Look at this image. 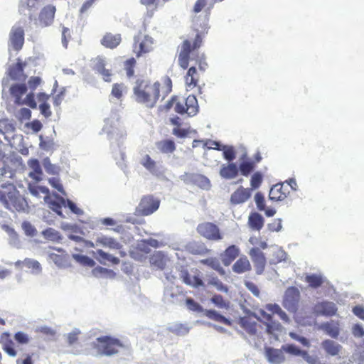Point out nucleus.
Returning <instances> with one entry per match:
<instances>
[{
	"mask_svg": "<svg viewBox=\"0 0 364 364\" xmlns=\"http://www.w3.org/2000/svg\"><path fill=\"white\" fill-rule=\"evenodd\" d=\"M188 250L193 255H201L205 251V247L203 245L197 242H191L187 245Z\"/></svg>",
	"mask_w": 364,
	"mask_h": 364,
	"instance_id": "obj_61",
	"label": "nucleus"
},
{
	"mask_svg": "<svg viewBox=\"0 0 364 364\" xmlns=\"http://www.w3.org/2000/svg\"><path fill=\"white\" fill-rule=\"evenodd\" d=\"M160 83L151 84L145 80H136L133 87V98L146 107L152 108L156 104L160 96Z\"/></svg>",
	"mask_w": 364,
	"mask_h": 364,
	"instance_id": "obj_1",
	"label": "nucleus"
},
{
	"mask_svg": "<svg viewBox=\"0 0 364 364\" xmlns=\"http://www.w3.org/2000/svg\"><path fill=\"white\" fill-rule=\"evenodd\" d=\"M186 304L190 311L197 313H204L205 309L201 305L196 302L192 298H186Z\"/></svg>",
	"mask_w": 364,
	"mask_h": 364,
	"instance_id": "obj_58",
	"label": "nucleus"
},
{
	"mask_svg": "<svg viewBox=\"0 0 364 364\" xmlns=\"http://www.w3.org/2000/svg\"><path fill=\"white\" fill-rule=\"evenodd\" d=\"M264 325L266 326V332L276 338H277L278 334L282 331V326L273 318L268 322H264Z\"/></svg>",
	"mask_w": 364,
	"mask_h": 364,
	"instance_id": "obj_38",
	"label": "nucleus"
},
{
	"mask_svg": "<svg viewBox=\"0 0 364 364\" xmlns=\"http://www.w3.org/2000/svg\"><path fill=\"white\" fill-rule=\"evenodd\" d=\"M198 104L196 97L190 95L186 99H178L176 102L174 110L180 114H187L188 117L195 116L198 112Z\"/></svg>",
	"mask_w": 364,
	"mask_h": 364,
	"instance_id": "obj_6",
	"label": "nucleus"
},
{
	"mask_svg": "<svg viewBox=\"0 0 364 364\" xmlns=\"http://www.w3.org/2000/svg\"><path fill=\"white\" fill-rule=\"evenodd\" d=\"M54 141L53 139L49 137L44 138L42 136H40V148L44 151H48L53 149L54 146Z\"/></svg>",
	"mask_w": 364,
	"mask_h": 364,
	"instance_id": "obj_60",
	"label": "nucleus"
},
{
	"mask_svg": "<svg viewBox=\"0 0 364 364\" xmlns=\"http://www.w3.org/2000/svg\"><path fill=\"white\" fill-rule=\"evenodd\" d=\"M263 217L257 213H251L249 216L248 223L253 230H259L264 225Z\"/></svg>",
	"mask_w": 364,
	"mask_h": 364,
	"instance_id": "obj_40",
	"label": "nucleus"
},
{
	"mask_svg": "<svg viewBox=\"0 0 364 364\" xmlns=\"http://www.w3.org/2000/svg\"><path fill=\"white\" fill-rule=\"evenodd\" d=\"M1 187L2 190H0V202L5 208L18 212H24L28 209L27 200L12 183H3Z\"/></svg>",
	"mask_w": 364,
	"mask_h": 364,
	"instance_id": "obj_2",
	"label": "nucleus"
},
{
	"mask_svg": "<svg viewBox=\"0 0 364 364\" xmlns=\"http://www.w3.org/2000/svg\"><path fill=\"white\" fill-rule=\"evenodd\" d=\"M156 146L162 153H172L175 149V144L171 140H164L156 143Z\"/></svg>",
	"mask_w": 364,
	"mask_h": 364,
	"instance_id": "obj_47",
	"label": "nucleus"
},
{
	"mask_svg": "<svg viewBox=\"0 0 364 364\" xmlns=\"http://www.w3.org/2000/svg\"><path fill=\"white\" fill-rule=\"evenodd\" d=\"M208 284L212 285L216 288L218 291L222 292H228V287L225 285L219 279L216 277H210L208 281Z\"/></svg>",
	"mask_w": 364,
	"mask_h": 364,
	"instance_id": "obj_54",
	"label": "nucleus"
},
{
	"mask_svg": "<svg viewBox=\"0 0 364 364\" xmlns=\"http://www.w3.org/2000/svg\"><path fill=\"white\" fill-rule=\"evenodd\" d=\"M197 230L200 235L208 240L216 241L222 239L219 228L213 223H205L200 224Z\"/></svg>",
	"mask_w": 364,
	"mask_h": 364,
	"instance_id": "obj_11",
	"label": "nucleus"
},
{
	"mask_svg": "<svg viewBox=\"0 0 364 364\" xmlns=\"http://www.w3.org/2000/svg\"><path fill=\"white\" fill-rule=\"evenodd\" d=\"M238 169L242 175L247 176L255 169V164L252 161H242L240 163Z\"/></svg>",
	"mask_w": 364,
	"mask_h": 364,
	"instance_id": "obj_53",
	"label": "nucleus"
},
{
	"mask_svg": "<svg viewBox=\"0 0 364 364\" xmlns=\"http://www.w3.org/2000/svg\"><path fill=\"white\" fill-rule=\"evenodd\" d=\"M14 339L19 344H27L30 342V337L23 331H18L14 335Z\"/></svg>",
	"mask_w": 364,
	"mask_h": 364,
	"instance_id": "obj_63",
	"label": "nucleus"
},
{
	"mask_svg": "<svg viewBox=\"0 0 364 364\" xmlns=\"http://www.w3.org/2000/svg\"><path fill=\"white\" fill-rule=\"evenodd\" d=\"M73 258L77 263L85 267H93L95 265V262L87 255L73 254Z\"/></svg>",
	"mask_w": 364,
	"mask_h": 364,
	"instance_id": "obj_48",
	"label": "nucleus"
},
{
	"mask_svg": "<svg viewBox=\"0 0 364 364\" xmlns=\"http://www.w3.org/2000/svg\"><path fill=\"white\" fill-rule=\"evenodd\" d=\"M167 329L176 336H184L188 333L191 327L188 324L175 322L169 323Z\"/></svg>",
	"mask_w": 364,
	"mask_h": 364,
	"instance_id": "obj_34",
	"label": "nucleus"
},
{
	"mask_svg": "<svg viewBox=\"0 0 364 364\" xmlns=\"http://www.w3.org/2000/svg\"><path fill=\"white\" fill-rule=\"evenodd\" d=\"M28 165L32 169V171L28 173L29 177L36 181H41L42 180L43 171L39 161L36 159H30L28 161Z\"/></svg>",
	"mask_w": 364,
	"mask_h": 364,
	"instance_id": "obj_29",
	"label": "nucleus"
},
{
	"mask_svg": "<svg viewBox=\"0 0 364 364\" xmlns=\"http://www.w3.org/2000/svg\"><path fill=\"white\" fill-rule=\"evenodd\" d=\"M24 43V31L19 25H14L9 33V45L16 50L22 48Z\"/></svg>",
	"mask_w": 364,
	"mask_h": 364,
	"instance_id": "obj_13",
	"label": "nucleus"
},
{
	"mask_svg": "<svg viewBox=\"0 0 364 364\" xmlns=\"http://www.w3.org/2000/svg\"><path fill=\"white\" fill-rule=\"evenodd\" d=\"M49 259L59 268L65 267L67 259L65 256L59 255L55 253H48Z\"/></svg>",
	"mask_w": 364,
	"mask_h": 364,
	"instance_id": "obj_51",
	"label": "nucleus"
},
{
	"mask_svg": "<svg viewBox=\"0 0 364 364\" xmlns=\"http://www.w3.org/2000/svg\"><path fill=\"white\" fill-rule=\"evenodd\" d=\"M55 7L53 5L45 6L40 12L38 19H34L37 28H44L50 26L53 22Z\"/></svg>",
	"mask_w": 364,
	"mask_h": 364,
	"instance_id": "obj_9",
	"label": "nucleus"
},
{
	"mask_svg": "<svg viewBox=\"0 0 364 364\" xmlns=\"http://www.w3.org/2000/svg\"><path fill=\"white\" fill-rule=\"evenodd\" d=\"M306 281L312 288H318L323 284V278L321 275L312 274L306 277Z\"/></svg>",
	"mask_w": 364,
	"mask_h": 364,
	"instance_id": "obj_50",
	"label": "nucleus"
},
{
	"mask_svg": "<svg viewBox=\"0 0 364 364\" xmlns=\"http://www.w3.org/2000/svg\"><path fill=\"white\" fill-rule=\"evenodd\" d=\"M251 196V191L248 188L240 187L235 191L230 197L232 204L237 205L246 202Z\"/></svg>",
	"mask_w": 364,
	"mask_h": 364,
	"instance_id": "obj_23",
	"label": "nucleus"
},
{
	"mask_svg": "<svg viewBox=\"0 0 364 364\" xmlns=\"http://www.w3.org/2000/svg\"><path fill=\"white\" fill-rule=\"evenodd\" d=\"M41 234L46 240L55 242H60L63 239V236L60 235V233L51 228H48L43 230Z\"/></svg>",
	"mask_w": 364,
	"mask_h": 364,
	"instance_id": "obj_44",
	"label": "nucleus"
},
{
	"mask_svg": "<svg viewBox=\"0 0 364 364\" xmlns=\"http://www.w3.org/2000/svg\"><path fill=\"white\" fill-rule=\"evenodd\" d=\"M18 105H26L30 107L32 109L37 108V103L35 101L34 94L33 92L28 93L24 99H21L19 102L17 104Z\"/></svg>",
	"mask_w": 364,
	"mask_h": 364,
	"instance_id": "obj_59",
	"label": "nucleus"
},
{
	"mask_svg": "<svg viewBox=\"0 0 364 364\" xmlns=\"http://www.w3.org/2000/svg\"><path fill=\"white\" fill-rule=\"evenodd\" d=\"M23 264L28 268L33 269L35 274H39L42 271L41 264L33 259L26 258L23 261Z\"/></svg>",
	"mask_w": 364,
	"mask_h": 364,
	"instance_id": "obj_56",
	"label": "nucleus"
},
{
	"mask_svg": "<svg viewBox=\"0 0 364 364\" xmlns=\"http://www.w3.org/2000/svg\"><path fill=\"white\" fill-rule=\"evenodd\" d=\"M149 262L154 269L164 270L171 262L168 256L162 251H155L150 257Z\"/></svg>",
	"mask_w": 364,
	"mask_h": 364,
	"instance_id": "obj_14",
	"label": "nucleus"
},
{
	"mask_svg": "<svg viewBox=\"0 0 364 364\" xmlns=\"http://www.w3.org/2000/svg\"><path fill=\"white\" fill-rule=\"evenodd\" d=\"M213 8V4H210L207 9H205V15L203 16L201 22L200 21V16H195L193 18V23L196 31L197 33L193 41V49H198L200 47L203 41V38L205 36V34L208 33V19L209 14L211 9Z\"/></svg>",
	"mask_w": 364,
	"mask_h": 364,
	"instance_id": "obj_5",
	"label": "nucleus"
},
{
	"mask_svg": "<svg viewBox=\"0 0 364 364\" xmlns=\"http://www.w3.org/2000/svg\"><path fill=\"white\" fill-rule=\"evenodd\" d=\"M262 181V175L260 172H255L251 178L250 184L253 188H257Z\"/></svg>",
	"mask_w": 364,
	"mask_h": 364,
	"instance_id": "obj_64",
	"label": "nucleus"
},
{
	"mask_svg": "<svg viewBox=\"0 0 364 364\" xmlns=\"http://www.w3.org/2000/svg\"><path fill=\"white\" fill-rule=\"evenodd\" d=\"M223 155L225 160L228 161L230 163L232 162L236 157V153L235 149L232 146L225 145L223 146Z\"/></svg>",
	"mask_w": 364,
	"mask_h": 364,
	"instance_id": "obj_57",
	"label": "nucleus"
},
{
	"mask_svg": "<svg viewBox=\"0 0 364 364\" xmlns=\"http://www.w3.org/2000/svg\"><path fill=\"white\" fill-rule=\"evenodd\" d=\"M154 40L153 38L142 32H139L137 35L134 37V52L136 56L139 57L144 53L150 52L153 49Z\"/></svg>",
	"mask_w": 364,
	"mask_h": 364,
	"instance_id": "obj_7",
	"label": "nucleus"
},
{
	"mask_svg": "<svg viewBox=\"0 0 364 364\" xmlns=\"http://www.w3.org/2000/svg\"><path fill=\"white\" fill-rule=\"evenodd\" d=\"M181 179L186 183H193L203 189H208L210 187V180L203 175L198 173H188L181 176Z\"/></svg>",
	"mask_w": 364,
	"mask_h": 364,
	"instance_id": "obj_17",
	"label": "nucleus"
},
{
	"mask_svg": "<svg viewBox=\"0 0 364 364\" xmlns=\"http://www.w3.org/2000/svg\"><path fill=\"white\" fill-rule=\"evenodd\" d=\"M9 75L14 80H23L26 78L23 74V63L18 60V63L11 67L9 70Z\"/></svg>",
	"mask_w": 364,
	"mask_h": 364,
	"instance_id": "obj_36",
	"label": "nucleus"
},
{
	"mask_svg": "<svg viewBox=\"0 0 364 364\" xmlns=\"http://www.w3.org/2000/svg\"><path fill=\"white\" fill-rule=\"evenodd\" d=\"M299 297L300 292L296 287H289L284 295L283 306L290 312H295L297 310Z\"/></svg>",
	"mask_w": 364,
	"mask_h": 364,
	"instance_id": "obj_8",
	"label": "nucleus"
},
{
	"mask_svg": "<svg viewBox=\"0 0 364 364\" xmlns=\"http://www.w3.org/2000/svg\"><path fill=\"white\" fill-rule=\"evenodd\" d=\"M238 323L250 336L257 335V323L252 321L250 318L242 317L240 318Z\"/></svg>",
	"mask_w": 364,
	"mask_h": 364,
	"instance_id": "obj_33",
	"label": "nucleus"
},
{
	"mask_svg": "<svg viewBox=\"0 0 364 364\" xmlns=\"http://www.w3.org/2000/svg\"><path fill=\"white\" fill-rule=\"evenodd\" d=\"M318 329L323 331L328 336L333 339H337L340 334L338 323H334L333 321L331 322H324L321 323L318 326Z\"/></svg>",
	"mask_w": 364,
	"mask_h": 364,
	"instance_id": "obj_26",
	"label": "nucleus"
},
{
	"mask_svg": "<svg viewBox=\"0 0 364 364\" xmlns=\"http://www.w3.org/2000/svg\"><path fill=\"white\" fill-rule=\"evenodd\" d=\"M60 199L64 198L60 196H55V199H53L49 196H46L44 197V200L49 205L50 208L55 212L59 216L64 218L65 216L63 215L61 210V208L63 206V205Z\"/></svg>",
	"mask_w": 364,
	"mask_h": 364,
	"instance_id": "obj_32",
	"label": "nucleus"
},
{
	"mask_svg": "<svg viewBox=\"0 0 364 364\" xmlns=\"http://www.w3.org/2000/svg\"><path fill=\"white\" fill-rule=\"evenodd\" d=\"M251 264L247 257H241L232 265V269L236 274H243L250 271Z\"/></svg>",
	"mask_w": 364,
	"mask_h": 364,
	"instance_id": "obj_30",
	"label": "nucleus"
},
{
	"mask_svg": "<svg viewBox=\"0 0 364 364\" xmlns=\"http://www.w3.org/2000/svg\"><path fill=\"white\" fill-rule=\"evenodd\" d=\"M239 169L236 164L230 162L228 164H222L219 174L225 179L230 180L236 178L238 175Z\"/></svg>",
	"mask_w": 364,
	"mask_h": 364,
	"instance_id": "obj_20",
	"label": "nucleus"
},
{
	"mask_svg": "<svg viewBox=\"0 0 364 364\" xmlns=\"http://www.w3.org/2000/svg\"><path fill=\"white\" fill-rule=\"evenodd\" d=\"M15 175V170L6 164L4 161H0V181L12 179Z\"/></svg>",
	"mask_w": 364,
	"mask_h": 364,
	"instance_id": "obj_43",
	"label": "nucleus"
},
{
	"mask_svg": "<svg viewBox=\"0 0 364 364\" xmlns=\"http://www.w3.org/2000/svg\"><path fill=\"white\" fill-rule=\"evenodd\" d=\"M27 87L25 84H16L10 87L11 95L15 97V103L17 105L22 99V96L26 92Z\"/></svg>",
	"mask_w": 364,
	"mask_h": 364,
	"instance_id": "obj_42",
	"label": "nucleus"
},
{
	"mask_svg": "<svg viewBox=\"0 0 364 364\" xmlns=\"http://www.w3.org/2000/svg\"><path fill=\"white\" fill-rule=\"evenodd\" d=\"M3 229L8 233L9 244L16 248L20 247V240L17 233L8 225H4Z\"/></svg>",
	"mask_w": 364,
	"mask_h": 364,
	"instance_id": "obj_46",
	"label": "nucleus"
},
{
	"mask_svg": "<svg viewBox=\"0 0 364 364\" xmlns=\"http://www.w3.org/2000/svg\"><path fill=\"white\" fill-rule=\"evenodd\" d=\"M200 262L217 271L220 276H225L226 272L225 269L220 266V263L218 259L215 257H210L202 259L200 260Z\"/></svg>",
	"mask_w": 364,
	"mask_h": 364,
	"instance_id": "obj_41",
	"label": "nucleus"
},
{
	"mask_svg": "<svg viewBox=\"0 0 364 364\" xmlns=\"http://www.w3.org/2000/svg\"><path fill=\"white\" fill-rule=\"evenodd\" d=\"M122 347L120 341L110 337L101 336L97 338V343L94 344V348L97 350V355L112 356L118 353L119 349Z\"/></svg>",
	"mask_w": 364,
	"mask_h": 364,
	"instance_id": "obj_3",
	"label": "nucleus"
},
{
	"mask_svg": "<svg viewBox=\"0 0 364 364\" xmlns=\"http://www.w3.org/2000/svg\"><path fill=\"white\" fill-rule=\"evenodd\" d=\"M64 207H68L72 213L77 215H82L84 214V211L78 208L77 205L69 199H60Z\"/></svg>",
	"mask_w": 364,
	"mask_h": 364,
	"instance_id": "obj_52",
	"label": "nucleus"
},
{
	"mask_svg": "<svg viewBox=\"0 0 364 364\" xmlns=\"http://www.w3.org/2000/svg\"><path fill=\"white\" fill-rule=\"evenodd\" d=\"M204 314L209 318L214 320L218 322L223 323L226 325H230V321L219 314L215 310L210 309L206 310L205 309Z\"/></svg>",
	"mask_w": 364,
	"mask_h": 364,
	"instance_id": "obj_45",
	"label": "nucleus"
},
{
	"mask_svg": "<svg viewBox=\"0 0 364 364\" xmlns=\"http://www.w3.org/2000/svg\"><path fill=\"white\" fill-rule=\"evenodd\" d=\"M249 255L254 263L257 274H262L266 265V257L264 253L259 248L253 247L250 250Z\"/></svg>",
	"mask_w": 364,
	"mask_h": 364,
	"instance_id": "obj_18",
	"label": "nucleus"
},
{
	"mask_svg": "<svg viewBox=\"0 0 364 364\" xmlns=\"http://www.w3.org/2000/svg\"><path fill=\"white\" fill-rule=\"evenodd\" d=\"M96 253L98 255V257L96 259L99 261L102 264L106 265L107 262H111L114 264H118L120 262L118 257H116L109 253L104 252L102 250H97Z\"/></svg>",
	"mask_w": 364,
	"mask_h": 364,
	"instance_id": "obj_39",
	"label": "nucleus"
},
{
	"mask_svg": "<svg viewBox=\"0 0 364 364\" xmlns=\"http://www.w3.org/2000/svg\"><path fill=\"white\" fill-rule=\"evenodd\" d=\"M337 306L332 301H323L317 302L312 309L313 314L316 316H331L336 314Z\"/></svg>",
	"mask_w": 364,
	"mask_h": 364,
	"instance_id": "obj_12",
	"label": "nucleus"
},
{
	"mask_svg": "<svg viewBox=\"0 0 364 364\" xmlns=\"http://www.w3.org/2000/svg\"><path fill=\"white\" fill-rule=\"evenodd\" d=\"M43 4V0H21L19 4V12L26 16H28L29 19L31 21L33 14H34Z\"/></svg>",
	"mask_w": 364,
	"mask_h": 364,
	"instance_id": "obj_16",
	"label": "nucleus"
},
{
	"mask_svg": "<svg viewBox=\"0 0 364 364\" xmlns=\"http://www.w3.org/2000/svg\"><path fill=\"white\" fill-rule=\"evenodd\" d=\"M283 185L284 183H279L271 188L269 193L271 200L282 201L287 197L289 192L286 193L283 190Z\"/></svg>",
	"mask_w": 364,
	"mask_h": 364,
	"instance_id": "obj_27",
	"label": "nucleus"
},
{
	"mask_svg": "<svg viewBox=\"0 0 364 364\" xmlns=\"http://www.w3.org/2000/svg\"><path fill=\"white\" fill-rule=\"evenodd\" d=\"M282 350L287 353L294 355L301 356L304 358V353H306V351L301 350L296 346L294 344H287L282 346Z\"/></svg>",
	"mask_w": 364,
	"mask_h": 364,
	"instance_id": "obj_55",
	"label": "nucleus"
},
{
	"mask_svg": "<svg viewBox=\"0 0 364 364\" xmlns=\"http://www.w3.org/2000/svg\"><path fill=\"white\" fill-rule=\"evenodd\" d=\"M321 348L327 357L341 358L343 346L331 339H325L321 343Z\"/></svg>",
	"mask_w": 364,
	"mask_h": 364,
	"instance_id": "obj_15",
	"label": "nucleus"
},
{
	"mask_svg": "<svg viewBox=\"0 0 364 364\" xmlns=\"http://www.w3.org/2000/svg\"><path fill=\"white\" fill-rule=\"evenodd\" d=\"M266 310L277 314L286 323H290V318L277 304H267L265 305Z\"/></svg>",
	"mask_w": 364,
	"mask_h": 364,
	"instance_id": "obj_37",
	"label": "nucleus"
},
{
	"mask_svg": "<svg viewBox=\"0 0 364 364\" xmlns=\"http://www.w3.org/2000/svg\"><path fill=\"white\" fill-rule=\"evenodd\" d=\"M1 343H2V348L11 357H16L17 352L14 348L15 343L10 338V333L4 332L1 336Z\"/></svg>",
	"mask_w": 364,
	"mask_h": 364,
	"instance_id": "obj_25",
	"label": "nucleus"
},
{
	"mask_svg": "<svg viewBox=\"0 0 364 364\" xmlns=\"http://www.w3.org/2000/svg\"><path fill=\"white\" fill-rule=\"evenodd\" d=\"M160 205V200L151 196L144 197L141 200L137 210L143 215H149L156 211Z\"/></svg>",
	"mask_w": 364,
	"mask_h": 364,
	"instance_id": "obj_10",
	"label": "nucleus"
},
{
	"mask_svg": "<svg viewBox=\"0 0 364 364\" xmlns=\"http://www.w3.org/2000/svg\"><path fill=\"white\" fill-rule=\"evenodd\" d=\"M120 34L106 33L101 40V44L108 48H116L121 42Z\"/></svg>",
	"mask_w": 364,
	"mask_h": 364,
	"instance_id": "obj_31",
	"label": "nucleus"
},
{
	"mask_svg": "<svg viewBox=\"0 0 364 364\" xmlns=\"http://www.w3.org/2000/svg\"><path fill=\"white\" fill-rule=\"evenodd\" d=\"M240 254V249L236 245L229 246L220 255L221 260L225 266H229Z\"/></svg>",
	"mask_w": 364,
	"mask_h": 364,
	"instance_id": "obj_22",
	"label": "nucleus"
},
{
	"mask_svg": "<svg viewBox=\"0 0 364 364\" xmlns=\"http://www.w3.org/2000/svg\"><path fill=\"white\" fill-rule=\"evenodd\" d=\"M185 299L183 294L178 289L166 288L164 292V301L167 304L181 305Z\"/></svg>",
	"mask_w": 364,
	"mask_h": 364,
	"instance_id": "obj_19",
	"label": "nucleus"
},
{
	"mask_svg": "<svg viewBox=\"0 0 364 364\" xmlns=\"http://www.w3.org/2000/svg\"><path fill=\"white\" fill-rule=\"evenodd\" d=\"M265 357L269 363L273 364H280L285 360L282 350L271 347L265 348Z\"/></svg>",
	"mask_w": 364,
	"mask_h": 364,
	"instance_id": "obj_21",
	"label": "nucleus"
},
{
	"mask_svg": "<svg viewBox=\"0 0 364 364\" xmlns=\"http://www.w3.org/2000/svg\"><path fill=\"white\" fill-rule=\"evenodd\" d=\"M102 131L107 134L110 141L115 140L119 146L123 142V139L127 134L117 117L106 119Z\"/></svg>",
	"mask_w": 364,
	"mask_h": 364,
	"instance_id": "obj_4",
	"label": "nucleus"
},
{
	"mask_svg": "<svg viewBox=\"0 0 364 364\" xmlns=\"http://www.w3.org/2000/svg\"><path fill=\"white\" fill-rule=\"evenodd\" d=\"M98 245L107 247L112 250H119L122 247V245L115 239L106 236H100L97 238L96 245Z\"/></svg>",
	"mask_w": 364,
	"mask_h": 364,
	"instance_id": "obj_35",
	"label": "nucleus"
},
{
	"mask_svg": "<svg viewBox=\"0 0 364 364\" xmlns=\"http://www.w3.org/2000/svg\"><path fill=\"white\" fill-rule=\"evenodd\" d=\"M141 164L150 173L156 176L163 175V171L148 154H146L141 160Z\"/></svg>",
	"mask_w": 364,
	"mask_h": 364,
	"instance_id": "obj_24",
	"label": "nucleus"
},
{
	"mask_svg": "<svg viewBox=\"0 0 364 364\" xmlns=\"http://www.w3.org/2000/svg\"><path fill=\"white\" fill-rule=\"evenodd\" d=\"M43 166L45 171L48 174H51V175H57L59 173V172L60 171V167L56 164H52L48 157L45 158L43 160Z\"/></svg>",
	"mask_w": 364,
	"mask_h": 364,
	"instance_id": "obj_49",
	"label": "nucleus"
},
{
	"mask_svg": "<svg viewBox=\"0 0 364 364\" xmlns=\"http://www.w3.org/2000/svg\"><path fill=\"white\" fill-rule=\"evenodd\" d=\"M212 303H213L217 307L220 309H228V304L225 301L223 296L220 294H215L210 299Z\"/></svg>",
	"mask_w": 364,
	"mask_h": 364,
	"instance_id": "obj_62",
	"label": "nucleus"
},
{
	"mask_svg": "<svg viewBox=\"0 0 364 364\" xmlns=\"http://www.w3.org/2000/svg\"><path fill=\"white\" fill-rule=\"evenodd\" d=\"M181 277L183 283L191 287L198 288L199 287L204 286V283L199 275L191 276L187 271H183L181 272Z\"/></svg>",
	"mask_w": 364,
	"mask_h": 364,
	"instance_id": "obj_28",
	"label": "nucleus"
}]
</instances>
